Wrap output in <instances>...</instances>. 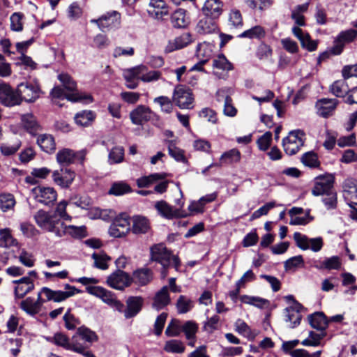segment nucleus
Returning <instances> with one entry per match:
<instances>
[{
	"instance_id": "obj_41",
	"label": "nucleus",
	"mask_w": 357,
	"mask_h": 357,
	"mask_svg": "<svg viewBox=\"0 0 357 357\" xmlns=\"http://www.w3.org/2000/svg\"><path fill=\"white\" fill-rule=\"evenodd\" d=\"M171 21L174 27H185L188 24L185 10L183 9L176 10L171 16Z\"/></svg>"
},
{
	"instance_id": "obj_23",
	"label": "nucleus",
	"mask_w": 357,
	"mask_h": 357,
	"mask_svg": "<svg viewBox=\"0 0 357 357\" xmlns=\"http://www.w3.org/2000/svg\"><path fill=\"white\" fill-rule=\"evenodd\" d=\"M51 96L54 98L67 100L71 102H78L82 100H89L90 102L92 101V97L89 95H81L79 93H72L66 94L64 90L60 86H55L51 91Z\"/></svg>"
},
{
	"instance_id": "obj_2",
	"label": "nucleus",
	"mask_w": 357,
	"mask_h": 357,
	"mask_svg": "<svg viewBox=\"0 0 357 357\" xmlns=\"http://www.w3.org/2000/svg\"><path fill=\"white\" fill-rule=\"evenodd\" d=\"M305 133L301 130L290 131L288 136L282 139L284 152L289 155L296 154L304 144Z\"/></svg>"
},
{
	"instance_id": "obj_18",
	"label": "nucleus",
	"mask_w": 357,
	"mask_h": 357,
	"mask_svg": "<svg viewBox=\"0 0 357 357\" xmlns=\"http://www.w3.org/2000/svg\"><path fill=\"white\" fill-rule=\"evenodd\" d=\"M197 24L196 31L199 34H211L218 31V25L215 20L218 17H213L204 15Z\"/></svg>"
},
{
	"instance_id": "obj_49",
	"label": "nucleus",
	"mask_w": 357,
	"mask_h": 357,
	"mask_svg": "<svg viewBox=\"0 0 357 357\" xmlns=\"http://www.w3.org/2000/svg\"><path fill=\"white\" fill-rule=\"evenodd\" d=\"M64 235L69 234L75 238H81L86 236L85 227H76L73 225L66 226L63 223Z\"/></svg>"
},
{
	"instance_id": "obj_19",
	"label": "nucleus",
	"mask_w": 357,
	"mask_h": 357,
	"mask_svg": "<svg viewBox=\"0 0 357 357\" xmlns=\"http://www.w3.org/2000/svg\"><path fill=\"white\" fill-rule=\"evenodd\" d=\"M153 112L148 107L138 105L130 114L131 121L135 125H142L144 122L151 120Z\"/></svg>"
},
{
	"instance_id": "obj_26",
	"label": "nucleus",
	"mask_w": 357,
	"mask_h": 357,
	"mask_svg": "<svg viewBox=\"0 0 357 357\" xmlns=\"http://www.w3.org/2000/svg\"><path fill=\"white\" fill-rule=\"evenodd\" d=\"M222 6L220 0H205L202 12L204 15L219 17L222 12Z\"/></svg>"
},
{
	"instance_id": "obj_12",
	"label": "nucleus",
	"mask_w": 357,
	"mask_h": 357,
	"mask_svg": "<svg viewBox=\"0 0 357 357\" xmlns=\"http://www.w3.org/2000/svg\"><path fill=\"white\" fill-rule=\"evenodd\" d=\"M85 155V150L75 152L69 149H63L57 153L56 160L61 165H68L73 163L76 159L83 162Z\"/></svg>"
},
{
	"instance_id": "obj_55",
	"label": "nucleus",
	"mask_w": 357,
	"mask_h": 357,
	"mask_svg": "<svg viewBox=\"0 0 357 357\" xmlns=\"http://www.w3.org/2000/svg\"><path fill=\"white\" fill-rule=\"evenodd\" d=\"M24 15L22 13H14L10 17V29L14 31H21L23 29L22 19Z\"/></svg>"
},
{
	"instance_id": "obj_39",
	"label": "nucleus",
	"mask_w": 357,
	"mask_h": 357,
	"mask_svg": "<svg viewBox=\"0 0 357 357\" xmlns=\"http://www.w3.org/2000/svg\"><path fill=\"white\" fill-rule=\"evenodd\" d=\"M124 158V149L117 146L113 147L109 153L108 162L110 165L118 164L123 162Z\"/></svg>"
},
{
	"instance_id": "obj_36",
	"label": "nucleus",
	"mask_w": 357,
	"mask_h": 357,
	"mask_svg": "<svg viewBox=\"0 0 357 357\" xmlns=\"http://www.w3.org/2000/svg\"><path fill=\"white\" fill-rule=\"evenodd\" d=\"M96 115L92 111H82L75 116V121L81 126H89L95 119Z\"/></svg>"
},
{
	"instance_id": "obj_21",
	"label": "nucleus",
	"mask_w": 357,
	"mask_h": 357,
	"mask_svg": "<svg viewBox=\"0 0 357 357\" xmlns=\"http://www.w3.org/2000/svg\"><path fill=\"white\" fill-rule=\"evenodd\" d=\"M337 100L335 98H322L316 102L317 113L319 116L327 118L332 115L335 110Z\"/></svg>"
},
{
	"instance_id": "obj_63",
	"label": "nucleus",
	"mask_w": 357,
	"mask_h": 357,
	"mask_svg": "<svg viewBox=\"0 0 357 357\" xmlns=\"http://www.w3.org/2000/svg\"><path fill=\"white\" fill-rule=\"evenodd\" d=\"M181 331V328L179 326V321L173 319L168 324L165 330V334L169 337H176L180 334Z\"/></svg>"
},
{
	"instance_id": "obj_3",
	"label": "nucleus",
	"mask_w": 357,
	"mask_h": 357,
	"mask_svg": "<svg viewBox=\"0 0 357 357\" xmlns=\"http://www.w3.org/2000/svg\"><path fill=\"white\" fill-rule=\"evenodd\" d=\"M92 24H96L102 31L109 30L118 27L121 24V14L115 10L107 12L101 15L98 19L90 20Z\"/></svg>"
},
{
	"instance_id": "obj_30",
	"label": "nucleus",
	"mask_w": 357,
	"mask_h": 357,
	"mask_svg": "<svg viewBox=\"0 0 357 357\" xmlns=\"http://www.w3.org/2000/svg\"><path fill=\"white\" fill-rule=\"evenodd\" d=\"M150 229L149 220L141 215L133 217L132 231L134 234H145Z\"/></svg>"
},
{
	"instance_id": "obj_8",
	"label": "nucleus",
	"mask_w": 357,
	"mask_h": 357,
	"mask_svg": "<svg viewBox=\"0 0 357 357\" xmlns=\"http://www.w3.org/2000/svg\"><path fill=\"white\" fill-rule=\"evenodd\" d=\"M333 183L334 178L331 175L317 176L312 189V194L314 196H322L333 191Z\"/></svg>"
},
{
	"instance_id": "obj_51",
	"label": "nucleus",
	"mask_w": 357,
	"mask_h": 357,
	"mask_svg": "<svg viewBox=\"0 0 357 357\" xmlns=\"http://www.w3.org/2000/svg\"><path fill=\"white\" fill-rule=\"evenodd\" d=\"M197 329V325L192 321H186L181 327V331L185 333L188 340L195 339Z\"/></svg>"
},
{
	"instance_id": "obj_20",
	"label": "nucleus",
	"mask_w": 357,
	"mask_h": 357,
	"mask_svg": "<svg viewBox=\"0 0 357 357\" xmlns=\"http://www.w3.org/2000/svg\"><path fill=\"white\" fill-rule=\"evenodd\" d=\"M192 42V36L190 33L185 32L174 40H169L165 46L164 52L166 54L171 53L175 50L182 49Z\"/></svg>"
},
{
	"instance_id": "obj_62",
	"label": "nucleus",
	"mask_w": 357,
	"mask_h": 357,
	"mask_svg": "<svg viewBox=\"0 0 357 357\" xmlns=\"http://www.w3.org/2000/svg\"><path fill=\"white\" fill-rule=\"evenodd\" d=\"M294 239L296 243V245L301 250H305L310 248V241L307 236L303 235L299 232L294 234Z\"/></svg>"
},
{
	"instance_id": "obj_58",
	"label": "nucleus",
	"mask_w": 357,
	"mask_h": 357,
	"mask_svg": "<svg viewBox=\"0 0 357 357\" xmlns=\"http://www.w3.org/2000/svg\"><path fill=\"white\" fill-rule=\"evenodd\" d=\"M301 161L305 166L310 167H316L319 165L317 154L312 151L307 152L303 154L301 158Z\"/></svg>"
},
{
	"instance_id": "obj_1",
	"label": "nucleus",
	"mask_w": 357,
	"mask_h": 357,
	"mask_svg": "<svg viewBox=\"0 0 357 357\" xmlns=\"http://www.w3.org/2000/svg\"><path fill=\"white\" fill-rule=\"evenodd\" d=\"M33 219L41 229L53 233L57 237L64 236L63 222L55 213L40 209L33 215Z\"/></svg>"
},
{
	"instance_id": "obj_61",
	"label": "nucleus",
	"mask_w": 357,
	"mask_h": 357,
	"mask_svg": "<svg viewBox=\"0 0 357 357\" xmlns=\"http://www.w3.org/2000/svg\"><path fill=\"white\" fill-rule=\"evenodd\" d=\"M229 25L233 28H238L243 26L242 15L239 10H231L229 16Z\"/></svg>"
},
{
	"instance_id": "obj_32",
	"label": "nucleus",
	"mask_w": 357,
	"mask_h": 357,
	"mask_svg": "<svg viewBox=\"0 0 357 357\" xmlns=\"http://www.w3.org/2000/svg\"><path fill=\"white\" fill-rule=\"evenodd\" d=\"M302 307H289L284 310L285 321L291 324V328H295L300 324L302 316L300 314V309Z\"/></svg>"
},
{
	"instance_id": "obj_54",
	"label": "nucleus",
	"mask_w": 357,
	"mask_h": 357,
	"mask_svg": "<svg viewBox=\"0 0 357 357\" xmlns=\"http://www.w3.org/2000/svg\"><path fill=\"white\" fill-rule=\"evenodd\" d=\"M178 312L184 314L190 311L192 308V301L185 296H180L176 303Z\"/></svg>"
},
{
	"instance_id": "obj_48",
	"label": "nucleus",
	"mask_w": 357,
	"mask_h": 357,
	"mask_svg": "<svg viewBox=\"0 0 357 357\" xmlns=\"http://www.w3.org/2000/svg\"><path fill=\"white\" fill-rule=\"evenodd\" d=\"M241 153L238 149H233L224 153L220 157V161L225 163H232L239 162Z\"/></svg>"
},
{
	"instance_id": "obj_46",
	"label": "nucleus",
	"mask_w": 357,
	"mask_h": 357,
	"mask_svg": "<svg viewBox=\"0 0 357 357\" xmlns=\"http://www.w3.org/2000/svg\"><path fill=\"white\" fill-rule=\"evenodd\" d=\"M265 36L264 29L261 26H255L248 30L245 31L238 36L240 38H261Z\"/></svg>"
},
{
	"instance_id": "obj_31",
	"label": "nucleus",
	"mask_w": 357,
	"mask_h": 357,
	"mask_svg": "<svg viewBox=\"0 0 357 357\" xmlns=\"http://www.w3.org/2000/svg\"><path fill=\"white\" fill-rule=\"evenodd\" d=\"M37 144L43 151L47 153H52L56 149L54 139L49 134L39 135L37 139Z\"/></svg>"
},
{
	"instance_id": "obj_64",
	"label": "nucleus",
	"mask_w": 357,
	"mask_h": 357,
	"mask_svg": "<svg viewBox=\"0 0 357 357\" xmlns=\"http://www.w3.org/2000/svg\"><path fill=\"white\" fill-rule=\"evenodd\" d=\"M272 141V133L269 131L266 132L263 135H261L258 139H257V145L259 149L261 151H266L270 145L271 142Z\"/></svg>"
},
{
	"instance_id": "obj_7",
	"label": "nucleus",
	"mask_w": 357,
	"mask_h": 357,
	"mask_svg": "<svg viewBox=\"0 0 357 357\" xmlns=\"http://www.w3.org/2000/svg\"><path fill=\"white\" fill-rule=\"evenodd\" d=\"M0 102L6 107L20 105V98L17 89L15 90L6 83L0 84Z\"/></svg>"
},
{
	"instance_id": "obj_35",
	"label": "nucleus",
	"mask_w": 357,
	"mask_h": 357,
	"mask_svg": "<svg viewBox=\"0 0 357 357\" xmlns=\"http://www.w3.org/2000/svg\"><path fill=\"white\" fill-rule=\"evenodd\" d=\"M166 173H154L149 176L140 177L137 179V184L139 188H147L152 183L163 180L166 178Z\"/></svg>"
},
{
	"instance_id": "obj_34",
	"label": "nucleus",
	"mask_w": 357,
	"mask_h": 357,
	"mask_svg": "<svg viewBox=\"0 0 357 357\" xmlns=\"http://www.w3.org/2000/svg\"><path fill=\"white\" fill-rule=\"evenodd\" d=\"M20 307L27 314L31 317H34L41 310V307L35 302L34 298L32 297H27L22 301Z\"/></svg>"
},
{
	"instance_id": "obj_11",
	"label": "nucleus",
	"mask_w": 357,
	"mask_h": 357,
	"mask_svg": "<svg viewBox=\"0 0 357 357\" xmlns=\"http://www.w3.org/2000/svg\"><path fill=\"white\" fill-rule=\"evenodd\" d=\"M151 257L153 261L159 262L165 268L171 264L172 252L162 243L151 248Z\"/></svg>"
},
{
	"instance_id": "obj_14",
	"label": "nucleus",
	"mask_w": 357,
	"mask_h": 357,
	"mask_svg": "<svg viewBox=\"0 0 357 357\" xmlns=\"http://www.w3.org/2000/svg\"><path fill=\"white\" fill-rule=\"evenodd\" d=\"M130 230V224L127 218L117 217L114 219L109 228V234L111 236L121 238L125 236Z\"/></svg>"
},
{
	"instance_id": "obj_50",
	"label": "nucleus",
	"mask_w": 357,
	"mask_h": 357,
	"mask_svg": "<svg viewBox=\"0 0 357 357\" xmlns=\"http://www.w3.org/2000/svg\"><path fill=\"white\" fill-rule=\"evenodd\" d=\"M213 67L218 69L229 71L232 70V64L227 59L225 55L220 54L213 60Z\"/></svg>"
},
{
	"instance_id": "obj_53",
	"label": "nucleus",
	"mask_w": 357,
	"mask_h": 357,
	"mask_svg": "<svg viewBox=\"0 0 357 357\" xmlns=\"http://www.w3.org/2000/svg\"><path fill=\"white\" fill-rule=\"evenodd\" d=\"M77 334L84 340L89 344L97 340L96 333L86 327H80L78 328Z\"/></svg>"
},
{
	"instance_id": "obj_56",
	"label": "nucleus",
	"mask_w": 357,
	"mask_h": 357,
	"mask_svg": "<svg viewBox=\"0 0 357 357\" xmlns=\"http://www.w3.org/2000/svg\"><path fill=\"white\" fill-rule=\"evenodd\" d=\"M51 339V341L57 346L61 347L67 350H69L70 348V342L68 337L62 333H55Z\"/></svg>"
},
{
	"instance_id": "obj_10",
	"label": "nucleus",
	"mask_w": 357,
	"mask_h": 357,
	"mask_svg": "<svg viewBox=\"0 0 357 357\" xmlns=\"http://www.w3.org/2000/svg\"><path fill=\"white\" fill-rule=\"evenodd\" d=\"M107 282L114 289L123 290L131 284L132 279L128 273L122 270H116L107 278Z\"/></svg>"
},
{
	"instance_id": "obj_37",
	"label": "nucleus",
	"mask_w": 357,
	"mask_h": 357,
	"mask_svg": "<svg viewBox=\"0 0 357 357\" xmlns=\"http://www.w3.org/2000/svg\"><path fill=\"white\" fill-rule=\"evenodd\" d=\"M16 202L14 196L10 193L0 194V209L7 212L14 209Z\"/></svg>"
},
{
	"instance_id": "obj_24",
	"label": "nucleus",
	"mask_w": 357,
	"mask_h": 357,
	"mask_svg": "<svg viewBox=\"0 0 357 357\" xmlns=\"http://www.w3.org/2000/svg\"><path fill=\"white\" fill-rule=\"evenodd\" d=\"M86 290L89 294L101 298L104 303L109 305L116 298L115 295L112 292L99 286H89L86 287Z\"/></svg>"
},
{
	"instance_id": "obj_4",
	"label": "nucleus",
	"mask_w": 357,
	"mask_h": 357,
	"mask_svg": "<svg viewBox=\"0 0 357 357\" xmlns=\"http://www.w3.org/2000/svg\"><path fill=\"white\" fill-rule=\"evenodd\" d=\"M64 289L65 291H54L48 287H43L42 292L45 295L47 301H53L57 303L63 301L75 294L81 292L80 290L68 284H65Z\"/></svg>"
},
{
	"instance_id": "obj_38",
	"label": "nucleus",
	"mask_w": 357,
	"mask_h": 357,
	"mask_svg": "<svg viewBox=\"0 0 357 357\" xmlns=\"http://www.w3.org/2000/svg\"><path fill=\"white\" fill-rule=\"evenodd\" d=\"M346 197L357 199V182L353 178L346 179L342 185Z\"/></svg>"
},
{
	"instance_id": "obj_13",
	"label": "nucleus",
	"mask_w": 357,
	"mask_h": 357,
	"mask_svg": "<svg viewBox=\"0 0 357 357\" xmlns=\"http://www.w3.org/2000/svg\"><path fill=\"white\" fill-rule=\"evenodd\" d=\"M155 208L158 213L167 219L186 217L187 213L181 209L174 208L165 201H158L155 204Z\"/></svg>"
},
{
	"instance_id": "obj_33",
	"label": "nucleus",
	"mask_w": 357,
	"mask_h": 357,
	"mask_svg": "<svg viewBox=\"0 0 357 357\" xmlns=\"http://www.w3.org/2000/svg\"><path fill=\"white\" fill-rule=\"evenodd\" d=\"M22 123L24 128L31 135H36L37 132L40 130V126L32 114L22 115Z\"/></svg>"
},
{
	"instance_id": "obj_42",
	"label": "nucleus",
	"mask_w": 357,
	"mask_h": 357,
	"mask_svg": "<svg viewBox=\"0 0 357 357\" xmlns=\"http://www.w3.org/2000/svg\"><path fill=\"white\" fill-rule=\"evenodd\" d=\"M183 343L178 340H171L165 342L164 349L167 352L182 354L185 351Z\"/></svg>"
},
{
	"instance_id": "obj_29",
	"label": "nucleus",
	"mask_w": 357,
	"mask_h": 357,
	"mask_svg": "<svg viewBox=\"0 0 357 357\" xmlns=\"http://www.w3.org/2000/svg\"><path fill=\"white\" fill-rule=\"evenodd\" d=\"M131 279L132 282H135V284L144 286L152 280L153 273L149 268H139L133 272Z\"/></svg>"
},
{
	"instance_id": "obj_22",
	"label": "nucleus",
	"mask_w": 357,
	"mask_h": 357,
	"mask_svg": "<svg viewBox=\"0 0 357 357\" xmlns=\"http://www.w3.org/2000/svg\"><path fill=\"white\" fill-rule=\"evenodd\" d=\"M144 299L141 296H130L126 301L124 317L130 319L135 317L142 310Z\"/></svg>"
},
{
	"instance_id": "obj_47",
	"label": "nucleus",
	"mask_w": 357,
	"mask_h": 357,
	"mask_svg": "<svg viewBox=\"0 0 357 357\" xmlns=\"http://www.w3.org/2000/svg\"><path fill=\"white\" fill-rule=\"evenodd\" d=\"M168 151L171 157L178 162H186L187 160L184 155V151L177 148L172 141H168Z\"/></svg>"
},
{
	"instance_id": "obj_16",
	"label": "nucleus",
	"mask_w": 357,
	"mask_h": 357,
	"mask_svg": "<svg viewBox=\"0 0 357 357\" xmlns=\"http://www.w3.org/2000/svg\"><path fill=\"white\" fill-rule=\"evenodd\" d=\"M13 282L16 284L14 288L15 300L23 298L34 289L33 282L29 277H22L19 280H13Z\"/></svg>"
},
{
	"instance_id": "obj_9",
	"label": "nucleus",
	"mask_w": 357,
	"mask_h": 357,
	"mask_svg": "<svg viewBox=\"0 0 357 357\" xmlns=\"http://www.w3.org/2000/svg\"><path fill=\"white\" fill-rule=\"evenodd\" d=\"M173 100L181 109H189L192 103L193 98L191 89L184 86L175 88Z\"/></svg>"
},
{
	"instance_id": "obj_52",
	"label": "nucleus",
	"mask_w": 357,
	"mask_h": 357,
	"mask_svg": "<svg viewBox=\"0 0 357 357\" xmlns=\"http://www.w3.org/2000/svg\"><path fill=\"white\" fill-rule=\"evenodd\" d=\"M131 191L130 187L125 183H115L109 190V193L116 196L123 195Z\"/></svg>"
},
{
	"instance_id": "obj_57",
	"label": "nucleus",
	"mask_w": 357,
	"mask_h": 357,
	"mask_svg": "<svg viewBox=\"0 0 357 357\" xmlns=\"http://www.w3.org/2000/svg\"><path fill=\"white\" fill-rule=\"evenodd\" d=\"M357 36V30L348 29L346 31H341L337 36L338 41H340L344 45L345 43H351L354 41Z\"/></svg>"
},
{
	"instance_id": "obj_28",
	"label": "nucleus",
	"mask_w": 357,
	"mask_h": 357,
	"mask_svg": "<svg viewBox=\"0 0 357 357\" xmlns=\"http://www.w3.org/2000/svg\"><path fill=\"white\" fill-rule=\"evenodd\" d=\"M310 324L313 328L324 331L328 325V320L322 312H317L308 316Z\"/></svg>"
},
{
	"instance_id": "obj_25",
	"label": "nucleus",
	"mask_w": 357,
	"mask_h": 357,
	"mask_svg": "<svg viewBox=\"0 0 357 357\" xmlns=\"http://www.w3.org/2000/svg\"><path fill=\"white\" fill-rule=\"evenodd\" d=\"M70 343V348L69 350H72L75 352L82 354L85 357H95V356L88 350L89 345L84 343V340L76 334L73 336Z\"/></svg>"
},
{
	"instance_id": "obj_43",
	"label": "nucleus",
	"mask_w": 357,
	"mask_h": 357,
	"mask_svg": "<svg viewBox=\"0 0 357 357\" xmlns=\"http://www.w3.org/2000/svg\"><path fill=\"white\" fill-rule=\"evenodd\" d=\"M331 92L337 97H342L349 91L344 80H337L330 87Z\"/></svg>"
},
{
	"instance_id": "obj_44",
	"label": "nucleus",
	"mask_w": 357,
	"mask_h": 357,
	"mask_svg": "<svg viewBox=\"0 0 357 357\" xmlns=\"http://www.w3.org/2000/svg\"><path fill=\"white\" fill-rule=\"evenodd\" d=\"M58 79L67 91L73 93H78L77 91L76 82L68 74L61 73L58 75Z\"/></svg>"
},
{
	"instance_id": "obj_17",
	"label": "nucleus",
	"mask_w": 357,
	"mask_h": 357,
	"mask_svg": "<svg viewBox=\"0 0 357 357\" xmlns=\"http://www.w3.org/2000/svg\"><path fill=\"white\" fill-rule=\"evenodd\" d=\"M147 12L150 17L156 20H163L169 14L168 8L163 0H151Z\"/></svg>"
},
{
	"instance_id": "obj_59",
	"label": "nucleus",
	"mask_w": 357,
	"mask_h": 357,
	"mask_svg": "<svg viewBox=\"0 0 357 357\" xmlns=\"http://www.w3.org/2000/svg\"><path fill=\"white\" fill-rule=\"evenodd\" d=\"M20 230L27 238H33L40 234L39 230H38L34 225L28 222L21 223Z\"/></svg>"
},
{
	"instance_id": "obj_15",
	"label": "nucleus",
	"mask_w": 357,
	"mask_h": 357,
	"mask_svg": "<svg viewBox=\"0 0 357 357\" xmlns=\"http://www.w3.org/2000/svg\"><path fill=\"white\" fill-rule=\"evenodd\" d=\"M75 177V172L68 168H61L52 173L54 182L63 188H68L72 184Z\"/></svg>"
},
{
	"instance_id": "obj_6",
	"label": "nucleus",
	"mask_w": 357,
	"mask_h": 357,
	"mask_svg": "<svg viewBox=\"0 0 357 357\" xmlns=\"http://www.w3.org/2000/svg\"><path fill=\"white\" fill-rule=\"evenodd\" d=\"M34 199L45 206L53 205L57 198L56 190L51 187L37 186L32 189Z\"/></svg>"
},
{
	"instance_id": "obj_27",
	"label": "nucleus",
	"mask_w": 357,
	"mask_h": 357,
	"mask_svg": "<svg viewBox=\"0 0 357 357\" xmlns=\"http://www.w3.org/2000/svg\"><path fill=\"white\" fill-rule=\"evenodd\" d=\"M169 303L170 297L168 292V287L164 286L155 294L152 307L158 311L163 309Z\"/></svg>"
},
{
	"instance_id": "obj_45",
	"label": "nucleus",
	"mask_w": 357,
	"mask_h": 357,
	"mask_svg": "<svg viewBox=\"0 0 357 357\" xmlns=\"http://www.w3.org/2000/svg\"><path fill=\"white\" fill-rule=\"evenodd\" d=\"M303 266L304 260L302 255L292 257L284 262V268L287 271Z\"/></svg>"
},
{
	"instance_id": "obj_40",
	"label": "nucleus",
	"mask_w": 357,
	"mask_h": 357,
	"mask_svg": "<svg viewBox=\"0 0 357 357\" xmlns=\"http://www.w3.org/2000/svg\"><path fill=\"white\" fill-rule=\"evenodd\" d=\"M92 258L94 260L95 267L101 270H106L108 268L109 266L107 262L111 260V257L106 253L103 252L100 253H93L92 255Z\"/></svg>"
},
{
	"instance_id": "obj_5",
	"label": "nucleus",
	"mask_w": 357,
	"mask_h": 357,
	"mask_svg": "<svg viewBox=\"0 0 357 357\" xmlns=\"http://www.w3.org/2000/svg\"><path fill=\"white\" fill-rule=\"evenodd\" d=\"M17 91L20 98V103L24 100L27 102H33L39 97L41 92L39 86L36 84L22 82L17 86Z\"/></svg>"
},
{
	"instance_id": "obj_60",
	"label": "nucleus",
	"mask_w": 357,
	"mask_h": 357,
	"mask_svg": "<svg viewBox=\"0 0 357 357\" xmlns=\"http://www.w3.org/2000/svg\"><path fill=\"white\" fill-rule=\"evenodd\" d=\"M323 196L322 202L328 210L335 209L337 207V193L335 190Z\"/></svg>"
}]
</instances>
